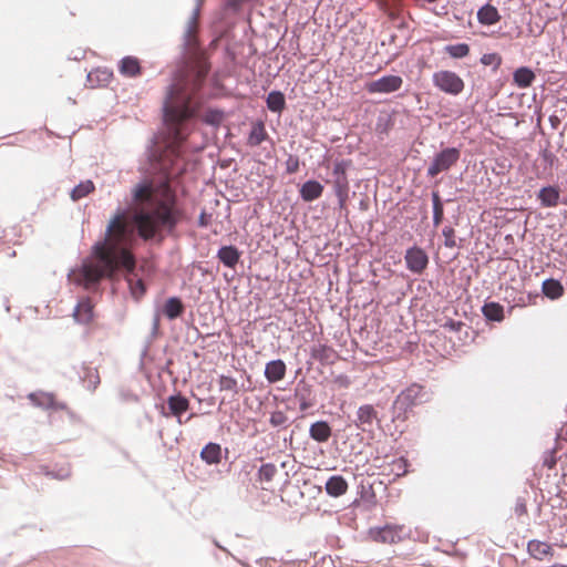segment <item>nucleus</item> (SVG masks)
<instances>
[{
  "instance_id": "obj_15",
  "label": "nucleus",
  "mask_w": 567,
  "mask_h": 567,
  "mask_svg": "<svg viewBox=\"0 0 567 567\" xmlns=\"http://www.w3.org/2000/svg\"><path fill=\"white\" fill-rule=\"evenodd\" d=\"M286 375V364L282 360H272L266 364L265 377L270 383L281 381Z\"/></svg>"
},
{
  "instance_id": "obj_17",
  "label": "nucleus",
  "mask_w": 567,
  "mask_h": 567,
  "mask_svg": "<svg viewBox=\"0 0 567 567\" xmlns=\"http://www.w3.org/2000/svg\"><path fill=\"white\" fill-rule=\"evenodd\" d=\"M167 405L171 414L178 419V423H182L181 415L189 409L188 399L181 394L171 395L167 399Z\"/></svg>"
},
{
  "instance_id": "obj_19",
  "label": "nucleus",
  "mask_w": 567,
  "mask_h": 567,
  "mask_svg": "<svg viewBox=\"0 0 567 567\" xmlns=\"http://www.w3.org/2000/svg\"><path fill=\"white\" fill-rule=\"evenodd\" d=\"M269 135L266 131L265 124L261 121H257L252 123L251 130L248 134L247 144L249 146H258L266 140H268Z\"/></svg>"
},
{
  "instance_id": "obj_25",
  "label": "nucleus",
  "mask_w": 567,
  "mask_h": 567,
  "mask_svg": "<svg viewBox=\"0 0 567 567\" xmlns=\"http://www.w3.org/2000/svg\"><path fill=\"white\" fill-rule=\"evenodd\" d=\"M82 373L81 380L84 386L90 391H94L101 382L97 369L82 365Z\"/></svg>"
},
{
  "instance_id": "obj_23",
  "label": "nucleus",
  "mask_w": 567,
  "mask_h": 567,
  "mask_svg": "<svg viewBox=\"0 0 567 567\" xmlns=\"http://www.w3.org/2000/svg\"><path fill=\"white\" fill-rule=\"evenodd\" d=\"M477 20L484 25H492L501 20V14L494 6L487 3L477 11Z\"/></svg>"
},
{
  "instance_id": "obj_9",
  "label": "nucleus",
  "mask_w": 567,
  "mask_h": 567,
  "mask_svg": "<svg viewBox=\"0 0 567 567\" xmlns=\"http://www.w3.org/2000/svg\"><path fill=\"white\" fill-rule=\"evenodd\" d=\"M406 268L414 274H422L427 267L429 257L420 247L409 248L404 256Z\"/></svg>"
},
{
  "instance_id": "obj_47",
  "label": "nucleus",
  "mask_w": 567,
  "mask_h": 567,
  "mask_svg": "<svg viewBox=\"0 0 567 567\" xmlns=\"http://www.w3.org/2000/svg\"><path fill=\"white\" fill-rule=\"evenodd\" d=\"M29 399L34 403V404H42L41 402H38V399H37V395L35 394H30L29 395Z\"/></svg>"
},
{
  "instance_id": "obj_39",
  "label": "nucleus",
  "mask_w": 567,
  "mask_h": 567,
  "mask_svg": "<svg viewBox=\"0 0 567 567\" xmlns=\"http://www.w3.org/2000/svg\"><path fill=\"white\" fill-rule=\"evenodd\" d=\"M502 56L498 53H486L481 58V63L484 65H491L495 70L498 69L502 64Z\"/></svg>"
},
{
  "instance_id": "obj_45",
  "label": "nucleus",
  "mask_w": 567,
  "mask_h": 567,
  "mask_svg": "<svg viewBox=\"0 0 567 567\" xmlns=\"http://www.w3.org/2000/svg\"><path fill=\"white\" fill-rule=\"evenodd\" d=\"M393 466L396 467V472H395V475L396 476H400V475H403L406 473V461L402 457L395 460L393 462Z\"/></svg>"
},
{
  "instance_id": "obj_12",
  "label": "nucleus",
  "mask_w": 567,
  "mask_h": 567,
  "mask_svg": "<svg viewBox=\"0 0 567 567\" xmlns=\"http://www.w3.org/2000/svg\"><path fill=\"white\" fill-rule=\"evenodd\" d=\"M278 474L277 466L272 463L262 464L258 471L257 482L264 491H274V480Z\"/></svg>"
},
{
  "instance_id": "obj_3",
  "label": "nucleus",
  "mask_w": 567,
  "mask_h": 567,
  "mask_svg": "<svg viewBox=\"0 0 567 567\" xmlns=\"http://www.w3.org/2000/svg\"><path fill=\"white\" fill-rule=\"evenodd\" d=\"M131 208L132 219L144 240L153 239L162 229L172 230L179 220L168 182L158 186L150 182L137 184L132 190Z\"/></svg>"
},
{
  "instance_id": "obj_24",
  "label": "nucleus",
  "mask_w": 567,
  "mask_h": 567,
  "mask_svg": "<svg viewBox=\"0 0 567 567\" xmlns=\"http://www.w3.org/2000/svg\"><path fill=\"white\" fill-rule=\"evenodd\" d=\"M74 318L78 322L89 323L93 318V305L90 299L81 300L75 310Z\"/></svg>"
},
{
  "instance_id": "obj_18",
  "label": "nucleus",
  "mask_w": 567,
  "mask_h": 567,
  "mask_svg": "<svg viewBox=\"0 0 567 567\" xmlns=\"http://www.w3.org/2000/svg\"><path fill=\"white\" fill-rule=\"evenodd\" d=\"M535 79V73L527 66H520L513 73V82L519 89L529 87Z\"/></svg>"
},
{
  "instance_id": "obj_14",
  "label": "nucleus",
  "mask_w": 567,
  "mask_h": 567,
  "mask_svg": "<svg viewBox=\"0 0 567 567\" xmlns=\"http://www.w3.org/2000/svg\"><path fill=\"white\" fill-rule=\"evenodd\" d=\"M118 72L125 78H135L142 74L140 60L135 56H124L118 62Z\"/></svg>"
},
{
  "instance_id": "obj_6",
  "label": "nucleus",
  "mask_w": 567,
  "mask_h": 567,
  "mask_svg": "<svg viewBox=\"0 0 567 567\" xmlns=\"http://www.w3.org/2000/svg\"><path fill=\"white\" fill-rule=\"evenodd\" d=\"M461 152L458 148H444L435 155L427 168V176L435 177L440 173L450 169L460 159Z\"/></svg>"
},
{
  "instance_id": "obj_8",
  "label": "nucleus",
  "mask_w": 567,
  "mask_h": 567,
  "mask_svg": "<svg viewBox=\"0 0 567 567\" xmlns=\"http://www.w3.org/2000/svg\"><path fill=\"white\" fill-rule=\"evenodd\" d=\"M403 84V79L399 75H385L378 80L368 82L365 90L371 93L389 94L399 91Z\"/></svg>"
},
{
  "instance_id": "obj_46",
  "label": "nucleus",
  "mask_w": 567,
  "mask_h": 567,
  "mask_svg": "<svg viewBox=\"0 0 567 567\" xmlns=\"http://www.w3.org/2000/svg\"><path fill=\"white\" fill-rule=\"evenodd\" d=\"M463 326L464 323L461 321L449 320L444 323L443 327L452 331H460Z\"/></svg>"
},
{
  "instance_id": "obj_21",
  "label": "nucleus",
  "mask_w": 567,
  "mask_h": 567,
  "mask_svg": "<svg viewBox=\"0 0 567 567\" xmlns=\"http://www.w3.org/2000/svg\"><path fill=\"white\" fill-rule=\"evenodd\" d=\"M348 491V483L341 475L331 476L326 483V492L333 497H339Z\"/></svg>"
},
{
  "instance_id": "obj_30",
  "label": "nucleus",
  "mask_w": 567,
  "mask_h": 567,
  "mask_svg": "<svg viewBox=\"0 0 567 567\" xmlns=\"http://www.w3.org/2000/svg\"><path fill=\"white\" fill-rule=\"evenodd\" d=\"M198 21L197 16L194 14L187 22L185 30V43L189 49H195L198 44L197 41Z\"/></svg>"
},
{
  "instance_id": "obj_43",
  "label": "nucleus",
  "mask_w": 567,
  "mask_h": 567,
  "mask_svg": "<svg viewBox=\"0 0 567 567\" xmlns=\"http://www.w3.org/2000/svg\"><path fill=\"white\" fill-rule=\"evenodd\" d=\"M286 171L289 174L297 173L299 171V159L297 156L290 155L286 161Z\"/></svg>"
},
{
  "instance_id": "obj_16",
  "label": "nucleus",
  "mask_w": 567,
  "mask_h": 567,
  "mask_svg": "<svg viewBox=\"0 0 567 567\" xmlns=\"http://www.w3.org/2000/svg\"><path fill=\"white\" fill-rule=\"evenodd\" d=\"M331 426L326 421H317L310 425L309 435L312 440L324 443L331 437Z\"/></svg>"
},
{
  "instance_id": "obj_33",
  "label": "nucleus",
  "mask_w": 567,
  "mask_h": 567,
  "mask_svg": "<svg viewBox=\"0 0 567 567\" xmlns=\"http://www.w3.org/2000/svg\"><path fill=\"white\" fill-rule=\"evenodd\" d=\"M267 107L277 113H281L286 106L285 95L279 91H272L267 96Z\"/></svg>"
},
{
  "instance_id": "obj_38",
  "label": "nucleus",
  "mask_w": 567,
  "mask_h": 567,
  "mask_svg": "<svg viewBox=\"0 0 567 567\" xmlns=\"http://www.w3.org/2000/svg\"><path fill=\"white\" fill-rule=\"evenodd\" d=\"M219 389L220 391H229L237 393L238 392V384L237 380L228 377V375H221L218 380Z\"/></svg>"
},
{
  "instance_id": "obj_26",
  "label": "nucleus",
  "mask_w": 567,
  "mask_h": 567,
  "mask_svg": "<svg viewBox=\"0 0 567 567\" xmlns=\"http://www.w3.org/2000/svg\"><path fill=\"white\" fill-rule=\"evenodd\" d=\"M200 457L207 464H218L221 460V447L217 443H208L200 452Z\"/></svg>"
},
{
  "instance_id": "obj_11",
  "label": "nucleus",
  "mask_w": 567,
  "mask_h": 567,
  "mask_svg": "<svg viewBox=\"0 0 567 567\" xmlns=\"http://www.w3.org/2000/svg\"><path fill=\"white\" fill-rule=\"evenodd\" d=\"M378 420V411L372 404H363L357 411L355 426L362 431H369Z\"/></svg>"
},
{
  "instance_id": "obj_35",
  "label": "nucleus",
  "mask_w": 567,
  "mask_h": 567,
  "mask_svg": "<svg viewBox=\"0 0 567 567\" xmlns=\"http://www.w3.org/2000/svg\"><path fill=\"white\" fill-rule=\"evenodd\" d=\"M444 51L453 59H462L468 55L470 45L466 43L450 44L444 48Z\"/></svg>"
},
{
  "instance_id": "obj_1",
  "label": "nucleus",
  "mask_w": 567,
  "mask_h": 567,
  "mask_svg": "<svg viewBox=\"0 0 567 567\" xmlns=\"http://www.w3.org/2000/svg\"><path fill=\"white\" fill-rule=\"evenodd\" d=\"M135 241L134 228L126 213H116L109 221L104 239L93 246L92 258L85 259L73 271L75 280L89 288L105 277H112L118 269L132 272L135 268L132 254Z\"/></svg>"
},
{
  "instance_id": "obj_20",
  "label": "nucleus",
  "mask_w": 567,
  "mask_h": 567,
  "mask_svg": "<svg viewBox=\"0 0 567 567\" xmlns=\"http://www.w3.org/2000/svg\"><path fill=\"white\" fill-rule=\"evenodd\" d=\"M218 259L228 268H235L240 258V251L235 246H224L218 250Z\"/></svg>"
},
{
  "instance_id": "obj_28",
  "label": "nucleus",
  "mask_w": 567,
  "mask_h": 567,
  "mask_svg": "<svg viewBox=\"0 0 567 567\" xmlns=\"http://www.w3.org/2000/svg\"><path fill=\"white\" fill-rule=\"evenodd\" d=\"M538 199L544 207H555L559 202V192L556 187H543L538 193Z\"/></svg>"
},
{
  "instance_id": "obj_10",
  "label": "nucleus",
  "mask_w": 567,
  "mask_h": 567,
  "mask_svg": "<svg viewBox=\"0 0 567 567\" xmlns=\"http://www.w3.org/2000/svg\"><path fill=\"white\" fill-rule=\"evenodd\" d=\"M403 528L400 526L386 525L382 528L371 529L373 540L382 544H396L402 538Z\"/></svg>"
},
{
  "instance_id": "obj_37",
  "label": "nucleus",
  "mask_w": 567,
  "mask_h": 567,
  "mask_svg": "<svg viewBox=\"0 0 567 567\" xmlns=\"http://www.w3.org/2000/svg\"><path fill=\"white\" fill-rule=\"evenodd\" d=\"M203 121L210 125H219L224 121V113L219 110L209 109L205 111Z\"/></svg>"
},
{
  "instance_id": "obj_40",
  "label": "nucleus",
  "mask_w": 567,
  "mask_h": 567,
  "mask_svg": "<svg viewBox=\"0 0 567 567\" xmlns=\"http://www.w3.org/2000/svg\"><path fill=\"white\" fill-rule=\"evenodd\" d=\"M443 236H444V245L446 247L454 248L456 246L455 231L452 227H445L443 229Z\"/></svg>"
},
{
  "instance_id": "obj_48",
  "label": "nucleus",
  "mask_w": 567,
  "mask_h": 567,
  "mask_svg": "<svg viewBox=\"0 0 567 567\" xmlns=\"http://www.w3.org/2000/svg\"><path fill=\"white\" fill-rule=\"evenodd\" d=\"M271 422H272L274 424H277V422H276V420H275V417H274V416H272V419H271Z\"/></svg>"
},
{
  "instance_id": "obj_41",
  "label": "nucleus",
  "mask_w": 567,
  "mask_h": 567,
  "mask_svg": "<svg viewBox=\"0 0 567 567\" xmlns=\"http://www.w3.org/2000/svg\"><path fill=\"white\" fill-rule=\"evenodd\" d=\"M128 282H130L132 295L135 298L138 299L145 293V286L141 279L136 280L135 282H133L132 280H128Z\"/></svg>"
},
{
  "instance_id": "obj_29",
  "label": "nucleus",
  "mask_w": 567,
  "mask_h": 567,
  "mask_svg": "<svg viewBox=\"0 0 567 567\" xmlns=\"http://www.w3.org/2000/svg\"><path fill=\"white\" fill-rule=\"evenodd\" d=\"M113 73L107 69L97 68L87 74V82L91 86L106 85L110 83Z\"/></svg>"
},
{
  "instance_id": "obj_34",
  "label": "nucleus",
  "mask_w": 567,
  "mask_h": 567,
  "mask_svg": "<svg viewBox=\"0 0 567 567\" xmlns=\"http://www.w3.org/2000/svg\"><path fill=\"white\" fill-rule=\"evenodd\" d=\"M95 189V186L92 181L81 182L78 186H75L71 192V198L73 200H79L89 194H91Z\"/></svg>"
},
{
  "instance_id": "obj_4",
  "label": "nucleus",
  "mask_w": 567,
  "mask_h": 567,
  "mask_svg": "<svg viewBox=\"0 0 567 567\" xmlns=\"http://www.w3.org/2000/svg\"><path fill=\"white\" fill-rule=\"evenodd\" d=\"M423 386L412 384L403 390L393 402V413L395 419L405 420L408 412L421 402Z\"/></svg>"
},
{
  "instance_id": "obj_42",
  "label": "nucleus",
  "mask_w": 567,
  "mask_h": 567,
  "mask_svg": "<svg viewBox=\"0 0 567 567\" xmlns=\"http://www.w3.org/2000/svg\"><path fill=\"white\" fill-rule=\"evenodd\" d=\"M514 512L516 514V516L518 517H522V516H526L528 511H527V502H526V498L524 497H518L516 499V503H515V507H514Z\"/></svg>"
},
{
  "instance_id": "obj_5",
  "label": "nucleus",
  "mask_w": 567,
  "mask_h": 567,
  "mask_svg": "<svg viewBox=\"0 0 567 567\" xmlns=\"http://www.w3.org/2000/svg\"><path fill=\"white\" fill-rule=\"evenodd\" d=\"M433 84L444 93L458 95L464 90V81L452 71L441 70L433 74Z\"/></svg>"
},
{
  "instance_id": "obj_27",
  "label": "nucleus",
  "mask_w": 567,
  "mask_h": 567,
  "mask_svg": "<svg viewBox=\"0 0 567 567\" xmlns=\"http://www.w3.org/2000/svg\"><path fill=\"white\" fill-rule=\"evenodd\" d=\"M184 309V305L179 298L171 297L166 300L163 312L169 320H173L182 316Z\"/></svg>"
},
{
  "instance_id": "obj_13",
  "label": "nucleus",
  "mask_w": 567,
  "mask_h": 567,
  "mask_svg": "<svg viewBox=\"0 0 567 567\" xmlns=\"http://www.w3.org/2000/svg\"><path fill=\"white\" fill-rule=\"evenodd\" d=\"M528 554L537 560H544L547 557H553L554 549L550 544L538 539H532L527 544Z\"/></svg>"
},
{
  "instance_id": "obj_31",
  "label": "nucleus",
  "mask_w": 567,
  "mask_h": 567,
  "mask_svg": "<svg viewBox=\"0 0 567 567\" xmlns=\"http://www.w3.org/2000/svg\"><path fill=\"white\" fill-rule=\"evenodd\" d=\"M543 293L548 297L549 299H558L564 293V287L563 285L555 279H547L543 282Z\"/></svg>"
},
{
  "instance_id": "obj_7",
  "label": "nucleus",
  "mask_w": 567,
  "mask_h": 567,
  "mask_svg": "<svg viewBox=\"0 0 567 567\" xmlns=\"http://www.w3.org/2000/svg\"><path fill=\"white\" fill-rule=\"evenodd\" d=\"M349 163L346 161L336 162L333 165V188L338 197L340 206H343L348 199L349 181L347 177V168Z\"/></svg>"
},
{
  "instance_id": "obj_32",
  "label": "nucleus",
  "mask_w": 567,
  "mask_h": 567,
  "mask_svg": "<svg viewBox=\"0 0 567 567\" xmlns=\"http://www.w3.org/2000/svg\"><path fill=\"white\" fill-rule=\"evenodd\" d=\"M486 319L501 322L504 319V308L498 302H487L482 308Z\"/></svg>"
},
{
  "instance_id": "obj_44",
  "label": "nucleus",
  "mask_w": 567,
  "mask_h": 567,
  "mask_svg": "<svg viewBox=\"0 0 567 567\" xmlns=\"http://www.w3.org/2000/svg\"><path fill=\"white\" fill-rule=\"evenodd\" d=\"M380 9L389 17L390 20H396L398 19V10L389 8L388 4L383 1L379 2Z\"/></svg>"
},
{
  "instance_id": "obj_2",
  "label": "nucleus",
  "mask_w": 567,
  "mask_h": 567,
  "mask_svg": "<svg viewBox=\"0 0 567 567\" xmlns=\"http://www.w3.org/2000/svg\"><path fill=\"white\" fill-rule=\"evenodd\" d=\"M209 70L207 58L203 53H196L176 72L172 84L166 89L163 114L176 141L184 138L181 126L197 116L202 107L199 92Z\"/></svg>"
},
{
  "instance_id": "obj_22",
  "label": "nucleus",
  "mask_w": 567,
  "mask_h": 567,
  "mask_svg": "<svg viewBox=\"0 0 567 567\" xmlns=\"http://www.w3.org/2000/svg\"><path fill=\"white\" fill-rule=\"evenodd\" d=\"M323 192V186L317 181H308L300 188V196L305 202L318 199Z\"/></svg>"
},
{
  "instance_id": "obj_36",
  "label": "nucleus",
  "mask_w": 567,
  "mask_h": 567,
  "mask_svg": "<svg viewBox=\"0 0 567 567\" xmlns=\"http://www.w3.org/2000/svg\"><path fill=\"white\" fill-rule=\"evenodd\" d=\"M432 202H433V223H434V226H439L442 223L443 216H444L443 203L441 200L439 192L432 193Z\"/></svg>"
}]
</instances>
